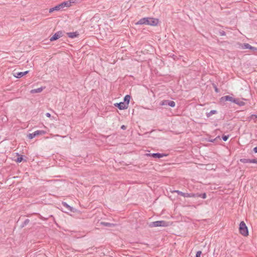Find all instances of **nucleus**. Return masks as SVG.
I'll list each match as a JSON object with an SVG mask.
<instances>
[{
	"label": "nucleus",
	"mask_w": 257,
	"mask_h": 257,
	"mask_svg": "<svg viewBox=\"0 0 257 257\" xmlns=\"http://www.w3.org/2000/svg\"><path fill=\"white\" fill-rule=\"evenodd\" d=\"M239 230L240 233L242 235L246 236L248 235V228L244 221H242L240 222Z\"/></svg>",
	"instance_id": "1"
},
{
	"label": "nucleus",
	"mask_w": 257,
	"mask_h": 257,
	"mask_svg": "<svg viewBox=\"0 0 257 257\" xmlns=\"http://www.w3.org/2000/svg\"><path fill=\"white\" fill-rule=\"evenodd\" d=\"M168 226V223L164 220L156 221L151 222L149 224L150 227H164Z\"/></svg>",
	"instance_id": "2"
},
{
	"label": "nucleus",
	"mask_w": 257,
	"mask_h": 257,
	"mask_svg": "<svg viewBox=\"0 0 257 257\" xmlns=\"http://www.w3.org/2000/svg\"><path fill=\"white\" fill-rule=\"evenodd\" d=\"M46 134V132L43 130H38L32 134H29L28 137L29 139H32L36 136H42Z\"/></svg>",
	"instance_id": "3"
},
{
	"label": "nucleus",
	"mask_w": 257,
	"mask_h": 257,
	"mask_svg": "<svg viewBox=\"0 0 257 257\" xmlns=\"http://www.w3.org/2000/svg\"><path fill=\"white\" fill-rule=\"evenodd\" d=\"M147 19V25H148L156 26L159 23V20L158 19L148 17Z\"/></svg>",
	"instance_id": "4"
},
{
	"label": "nucleus",
	"mask_w": 257,
	"mask_h": 257,
	"mask_svg": "<svg viewBox=\"0 0 257 257\" xmlns=\"http://www.w3.org/2000/svg\"><path fill=\"white\" fill-rule=\"evenodd\" d=\"M160 105L162 106L168 105L172 107H174L175 106L176 103L174 101L170 100H163L161 101Z\"/></svg>",
	"instance_id": "5"
},
{
	"label": "nucleus",
	"mask_w": 257,
	"mask_h": 257,
	"mask_svg": "<svg viewBox=\"0 0 257 257\" xmlns=\"http://www.w3.org/2000/svg\"><path fill=\"white\" fill-rule=\"evenodd\" d=\"M145 156L147 157H152L154 158H161L163 157L167 156V155L165 154H161L159 153H147L145 154Z\"/></svg>",
	"instance_id": "6"
},
{
	"label": "nucleus",
	"mask_w": 257,
	"mask_h": 257,
	"mask_svg": "<svg viewBox=\"0 0 257 257\" xmlns=\"http://www.w3.org/2000/svg\"><path fill=\"white\" fill-rule=\"evenodd\" d=\"M63 33L62 31H58L57 32L55 33V34L52 37H51L50 40V41H54L57 40L59 38L62 37L63 36Z\"/></svg>",
	"instance_id": "7"
},
{
	"label": "nucleus",
	"mask_w": 257,
	"mask_h": 257,
	"mask_svg": "<svg viewBox=\"0 0 257 257\" xmlns=\"http://www.w3.org/2000/svg\"><path fill=\"white\" fill-rule=\"evenodd\" d=\"M241 47L243 49H248L251 50H252L254 52L257 51V48L252 47L248 43L242 44Z\"/></svg>",
	"instance_id": "8"
},
{
	"label": "nucleus",
	"mask_w": 257,
	"mask_h": 257,
	"mask_svg": "<svg viewBox=\"0 0 257 257\" xmlns=\"http://www.w3.org/2000/svg\"><path fill=\"white\" fill-rule=\"evenodd\" d=\"M235 99L229 95H226L221 97V101H229L234 103L235 102Z\"/></svg>",
	"instance_id": "9"
},
{
	"label": "nucleus",
	"mask_w": 257,
	"mask_h": 257,
	"mask_svg": "<svg viewBox=\"0 0 257 257\" xmlns=\"http://www.w3.org/2000/svg\"><path fill=\"white\" fill-rule=\"evenodd\" d=\"M75 2L73 0H69V1L64 2L60 4L62 9L65 7H70L71 6L72 3H74Z\"/></svg>",
	"instance_id": "10"
},
{
	"label": "nucleus",
	"mask_w": 257,
	"mask_h": 257,
	"mask_svg": "<svg viewBox=\"0 0 257 257\" xmlns=\"http://www.w3.org/2000/svg\"><path fill=\"white\" fill-rule=\"evenodd\" d=\"M29 73V71H26L25 72H15L13 73V75L16 78H20L22 77L23 76L26 75Z\"/></svg>",
	"instance_id": "11"
},
{
	"label": "nucleus",
	"mask_w": 257,
	"mask_h": 257,
	"mask_svg": "<svg viewBox=\"0 0 257 257\" xmlns=\"http://www.w3.org/2000/svg\"><path fill=\"white\" fill-rule=\"evenodd\" d=\"M115 106L118 107L120 110L126 109L128 107L123 102L116 103L114 104Z\"/></svg>",
	"instance_id": "12"
},
{
	"label": "nucleus",
	"mask_w": 257,
	"mask_h": 257,
	"mask_svg": "<svg viewBox=\"0 0 257 257\" xmlns=\"http://www.w3.org/2000/svg\"><path fill=\"white\" fill-rule=\"evenodd\" d=\"M67 35L68 37L70 38H74L79 36V33L77 32L67 33Z\"/></svg>",
	"instance_id": "13"
},
{
	"label": "nucleus",
	"mask_w": 257,
	"mask_h": 257,
	"mask_svg": "<svg viewBox=\"0 0 257 257\" xmlns=\"http://www.w3.org/2000/svg\"><path fill=\"white\" fill-rule=\"evenodd\" d=\"M147 18H143L141 19L138 22L136 23V25H147Z\"/></svg>",
	"instance_id": "14"
},
{
	"label": "nucleus",
	"mask_w": 257,
	"mask_h": 257,
	"mask_svg": "<svg viewBox=\"0 0 257 257\" xmlns=\"http://www.w3.org/2000/svg\"><path fill=\"white\" fill-rule=\"evenodd\" d=\"M131 96L129 95H126L123 98V102L128 107L130 101Z\"/></svg>",
	"instance_id": "15"
},
{
	"label": "nucleus",
	"mask_w": 257,
	"mask_h": 257,
	"mask_svg": "<svg viewBox=\"0 0 257 257\" xmlns=\"http://www.w3.org/2000/svg\"><path fill=\"white\" fill-rule=\"evenodd\" d=\"M62 205L64 207H66L68 210L71 211V212H74V208L69 205L66 202H63Z\"/></svg>",
	"instance_id": "16"
},
{
	"label": "nucleus",
	"mask_w": 257,
	"mask_h": 257,
	"mask_svg": "<svg viewBox=\"0 0 257 257\" xmlns=\"http://www.w3.org/2000/svg\"><path fill=\"white\" fill-rule=\"evenodd\" d=\"M44 88L43 87H40L37 89H32L30 91L31 93H40L42 91Z\"/></svg>",
	"instance_id": "17"
},
{
	"label": "nucleus",
	"mask_w": 257,
	"mask_h": 257,
	"mask_svg": "<svg viewBox=\"0 0 257 257\" xmlns=\"http://www.w3.org/2000/svg\"><path fill=\"white\" fill-rule=\"evenodd\" d=\"M234 103L237 104L240 106H243L245 104V102H244L243 101L240 100L239 98L235 99V102H234Z\"/></svg>",
	"instance_id": "18"
},
{
	"label": "nucleus",
	"mask_w": 257,
	"mask_h": 257,
	"mask_svg": "<svg viewBox=\"0 0 257 257\" xmlns=\"http://www.w3.org/2000/svg\"><path fill=\"white\" fill-rule=\"evenodd\" d=\"M100 224L101 225H103L105 226H108V227H114L115 226L114 224L110 223L109 222H101Z\"/></svg>",
	"instance_id": "19"
},
{
	"label": "nucleus",
	"mask_w": 257,
	"mask_h": 257,
	"mask_svg": "<svg viewBox=\"0 0 257 257\" xmlns=\"http://www.w3.org/2000/svg\"><path fill=\"white\" fill-rule=\"evenodd\" d=\"M217 111L216 110H211L210 112L206 113V116L207 117H209L212 114H216Z\"/></svg>",
	"instance_id": "20"
},
{
	"label": "nucleus",
	"mask_w": 257,
	"mask_h": 257,
	"mask_svg": "<svg viewBox=\"0 0 257 257\" xmlns=\"http://www.w3.org/2000/svg\"><path fill=\"white\" fill-rule=\"evenodd\" d=\"M29 222H30V220L29 219H25V221L23 222V223L21 225V228L24 227L27 225H28Z\"/></svg>",
	"instance_id": "21"
},
{
	"label": "nucleus",
	"mask_w": 257,
	"mask_h": 257,
	"mask_svg": "<svg viewBox=\"0 0 257 257\" xmlns=\"http://www.w3.org/2000/svg\"><path fill=\"white\" fill-rule=\"evenodd\" d=\"M249 161H250V159H249L243 158V159H240V162L242 163H249Z\"/></svg>",
	"instance_id": "22"
},
{
	"label": "nucleus",
	"mask_w": 257,
	"mask_h": 257,
	"mask_svg": "<svg viewBox=\"0 0 257 257\" xmlns=\"http://www.w3.org/2000/svg\"><path fill=\"white\" fill-rule=\"evenodd\" d=\"M198 197H200L203 199H205L207 197L206 194L205 193H201V194L198 193Z\"/></svg>",
	"instance_id": "23"
},
{
	"label": "nucleus",
	"mask_w": 257,
	"mask_h": 257,
	"mask_svg": "<svg viewBox=\"0 0 257 257\" xmlns=\"http://www.w3.org/2000/svg\"><path fill=\"white\" fill-rule=\"evenodd\" d=\"M257 118V115L256 114H251L249 117V120H254V121Z\"/></svg>",
	"instance_id": "24"
},
{
	"label": "nucleus",
	"mask_w": 257,
	"mask_h": 257,
	"mask_svg": "<svg viewBox=\"0 0 257 257\" xmlns=\"http://www.w3.org/2000/svg\"><path fill=\"white\" fill-rule=\"evenodd\" d=\"M218 140H220V136H217V137H216L215 139H209V142H211V143H214L215 141H217Z\"/></svg>",
	"instance_id": "25"
},
{
	"label": "nucleus",
	"mask_w": 257,
	"mask_h": 257,
	"mask_svg": "<svg viewBox=\"0 0 257 257\" xmlns=\"http://www.w3.org/2000/svg\"><path fill=\"white\" fill-rule=\"evenodd\" d=\"M53 8H54V10H55V11H58L62 9L61 7V5L60 4L58 5L55 6Z\"/></svg>",
	"instance_id": "26"
},
{
	"label": "nucleus",
	"mask_w": 257,
	"mask_h": 257,
	"mask_svg": "<svg viewBox=\"0 0 257 257\" xmlns=\"http://www.w3.org/2000/svg\"><path fill=\"white\" fill-rule=\"evenodd\" d=\"M174 192H176L177 193L178 195H180L182 196H184V195H185V193L182 192V191H180L179 190H175L174 191Z\"/></svg>",
	"instance_id": "27"
},
{
	"label": "nucleus",
	"mask_w": 257,
	"mask_h": 257,
	"mask_svg": "<svg viewBox=\"0 0 257 257\" xmlns=\"http://www.w3.org/2000/svg\"><path fill=\"white\" fill-rule=\"evenodd\" d=\"M23 156H21L17 158V159L16 160V162L18 163H20L23 161Z\"/></svg>",
	"instance_id": "28"
},
{
	"label": "nucleus",
	"mask_w": 257,
	"mask_h": 257,
	"mask_svg": "<svg viewBox=\"0 0 257 257\" xmlns=\"http://www.w3.org/2000/svg\"><path fill=\"white\" fill-rule=\"evenodd\" d=\"M229 138V135L226 136V135H223L222 137V139L224 141H226Z\"/></svg>",
	"instance_id": "29"
},
{
	"label": "nucleus",
	"mask_w": 257,
	"mask_h": 257,
	"mask_svg": "<svg viewBox=\"0 0 257 257\" xmlns=\"http://www.w3.org/2000/svg\"><path fill=\"white\" fill-rule=\"evenodd\" d=\"M249 163L257 164V159H250Z\"/></svg>",
	"instance_id": "30"
},
{
	"label": "nucleus",
	"mask_w": 257,
	"mask_h": 257,
	"mask_svg": "<svg viewBox=\"0 0 257 257\" xmlns=\"http://www.w3.org/2000/svg\"><path fill=\"white\" fill-rule=\"evenodd\" d=\"M198 194L197 193H191V197L196 198L198 197Z\"/></svg>",
	"instance_id": "31"
},
{
	"label": "nucleus",
	"mask_w": 257,
	"mask_h": 257,
	"mask_svg": "<svg viewBox=\"0 0 257 257\" xmlns=\"http://www.w3.org/2000/svg\"><path fill=\"white\" fill-rule=\"evenodd\" d=\"M201 253L202 251L201 250L197 251L195 257H200Z\"/></svg>",
	"instance_id": "32"
},
{
	"label": "nucleus",
	"mask_w": 257,
	"mask_h": 257,
	"mask_svg": "<svg viewBox=\"0 0 257 257\" xmlns=\"http://www.w3.org/2000/svg\"><path fill=\"white\" fill-rule=\"evenodd\" d=\"M219 35L220 36H225L226 35V33L224 31L222 30L219 31Z\"/></svg>",
	"instance_id": "33"
},
{
	"label": "nucleus",
	"mask_w": 257,
	"mask_h": 257,
	"mask_svg": "<svg viewBox=\"0 0 257 257\" xmlns=\"http://www.w3.org/2000/svg\"><path fill=\"white\" fill-rule=\"evenodd\" d=\"M184 197H191V193H185V195H184Z\"/></svg>",
	"instance_id": "34"
},
{
	"label": "nucleus",
	"mask_w": 257,
	"mask_h": 257,
	"mask_svg": "<svg viewBox=\"0 0 257 257\" xmlns=\"http://www.w3.org/2000/svg\"><path fill=\"white\" fill-rule=\"evenodd\" d=\"M121 129L123 130H125L126 129V126L124 125H122L121 126Z\"/></svg>",
	"instance_id": "35"
},
{
	"label": "nucleus",
	"mask_w": 257,
	"mask_h": 257,
	"mask_svg": "<svg viewBox=\"0 0 257 257\" xmlns=\"http://www.w3.org/2000/svg\"><path fill=\"white\" fill-rule=\"evenodd\" d=\"M54 11H55L54 8H52L49 10V13H52Z\"/></svg>",
	"instance_id": "36"
},
{
	"label": "nucleus",
	"mask_w": 257,
	"mask_h": 257,
	"mask_svg": "<svg viewBox=\"0 0 257 257\" xmlns=\"http://www.w3.org/2000/svg\"><path fill=\"white\" fill-rule=\"evenodd\" d=\"M253 152L255 153H257V147H255L253 148Z\"/></svg>",
	"instance_id": "37"
},
{
	"label": "nucleus",
	"mask_w": 257,
	"mask_h": 257,
	"mask_svg": "<svg viewBox=\"0 0 257 257\" xmlns=\"http://www.w3.org/2000/svg\"><path fill=\"white\" fill-rule=\"evenodd\" d=\"M46 115L48 117H51V114L50 113H49V112L46 113Z\"/></svg>",
	"instance_id": "38"
},
{
	"label": "nucleus",
	"mask_w": 257,
	"mask_h": 257,
	"mask_svg": "<svg viewBox=\"0 0 257 257\" xmlns=\"http://www.w3.org/2000/svg\"><path fill=\"white\" fill-rule=\"evenodd\" d=\"M215 92H219V90H218V88H217V87H216V86L215 87Z\"/></svg>",
	"instance_id": "39"
}]
</instances>
